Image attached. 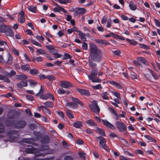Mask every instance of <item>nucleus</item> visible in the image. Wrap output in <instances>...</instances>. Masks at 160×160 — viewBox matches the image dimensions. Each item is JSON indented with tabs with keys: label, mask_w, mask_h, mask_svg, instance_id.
<instances>
[{
	"label": "nucleus",
	"mask_w": 160,
	"mask_h": 160,
	"mask_svg": "<svg viewBox=\"0 0 160 160\" xmlns=\"http://www.w3.org/2000/svg\"><path fill=\"white\" fill-rule=\"evenodd\" d=\"M48 147L47 146L44 145L42 146V148L41 149H36L34 148L32 146H30L28 148L26 149V152L27 153H34L35 154V157H36L35 159H34V160H53V158H50L44 159H41L39 158H37V157L40 156H44L45 154H47L46 153L45 154H44L42 153L39 152H39V151H44V150L46 151L48 150Z\"/></svg>",
	"instance_id": "1"
},
{
	"label": "nucleus",
	"mask_w": 160,
	"mask_h": 160,
	"mask_svg": "<svg viewBox=\"0 0 160 160\" xmlns=\"http://www.w3.org/2000/svg\"><path fill=\"white\" fill-rule=\"evenodd\" d=\"M90 56L91 58L95 60H98L101 58V52L98 49L97 47L94 44L90 43Z\"/></svg>",
	"instance_id": "2"
},
{
	"label": "nucleus",
	"mask_w": 160,
	"mask_h": 160,
	"mask_svg": "<svg viewBox=\"0 0 160 160\" xmlns=\"http://www.w3.org/2000/svg\"><path fill=\"white\" fill-rule=\"evenodd\" d=\"M71 99L72 100L71 102H70L68 99H66L65 102H67L65 103V104L66 107L74 108L77 107L78 103L81 106L83 105V103L77 98L71 97Z\"/></svg>",
	"instance_id": "3"
},
{
	"label": "nucleus",
	"mask_w": 160,
	"mask_h": 160,
	"mask_svg": "<svg viewBox=\"0 0 160 160\" xmlns=\"http://www.w3.org/2000/svg\"><path fill=\"white\" fill-rule=\"evenodd\" d=\"M98 72L97 68H94L91 70V74L88 76L89 79L91 80L92 82H101V80L99 78H94L97 76Z\"/></svg>",
	"instance_id": "4"
},
{
	"label": "nucleus",
	"mask_w": 160,
	"mask_h": 160,
	"mask_svg": "<svg viewBox=\"0 0 160 160\" xmlns=\"http://www.w3.org/2000/svg\"><path fill=\"white\" fill-rule=\"evenodd\" d=\"M97 139L99 140V146L107 151H109V149L106 144V141L105 138L102 137H98Z\"/></svg>",
	"instance_id": "5"
},
{
	"label": "nucleus",
	"mask_w": 160,
	"mask_h": 160,
	"mask_svg": "<svg viewBox=\"0 0 160 160\" xmlns=\"http://www.w3.org/2000/svg\"><path fill=\"white\" fill-rule=\"evenodd\" d=\"M89 107L91 110L95 113L97 114H99L100 109L97 104L96 101H94L92 104L89 105Z\"/></svg>",
	"instance_id": "6"
},
{
	"label": "nucleus",
	"mask_w": 160,
	"mask_h": 160,
	"mask_svg": "<svg viewBox=\"0 0 160 160\" xmlns=\"http://www.w3.org/2000/svg\"><path fill=\"white\" fill-rule=\"evenodd\" d=\"M115 125L117 128L121 132H123L127 130V128L124 123L122 121H117Z\"/></svg>",
	"instance_id": "7"
},
{
	"label": "nucleus",
	"mask_w": 160,
	"mask_h": 160,
	"mask_svg": "<svg viewBox=\"0 0 160 160\" xmlns=\"http://www.w3.org/2000/svg\"><path fill=\"white\" fill-rule=\"evenodd\" d=\"M59 85L62 88H68L72 87L71 84L68 81H61L59 82Z\"/></svg>",
	"instance_id": "8"
},
{
	"label": "nucleus",
	"mask_w": 160,
	"mask_h": 160,
	"mask_svg": "<svg viewBox=\"0 0 160 160\" xmlns=\"http://www.w3.org/2000/svg\"><path fill=\"white\" fill-rule=\"evenodd\" d=\"M40 98L43 99H47L48 98H50L54 101L55 99L54 98L52 94L48 93L42 95L40 96Z\"/></svg>",
	"instance_id": "9"
},
{
	"label": "nucleus",
	"mask_w": 160,
	"mask_h": 160,
	"mask_svg": "<svg viewBox=\"0 0 160 160\" xmlns=\"http://www.w3.org/2000/svg\"><path fill=\"white\" fill-rule=\"evenodd\" d=\"M102 122L105 126L106 127L113 129H116V128L114 126L113 124L110 123L107 120H102Z\"/></svg>",
	"instance_id": "10"
},
{
	"label": "nucleus",
	"mask_w": 160,
	"mask_h": 160,
	"mask_svg": "<svg viewBox=\"0 0 160 160\" xmlns=\"http://www.w3.org/2000/svg\"><path fill=\"white\" fill-rule=\"evenodd\" d=\"M76 90L80 94L83 95L89 96L90 95V93L89 91L86 90L81 88H77Z\"/></svg>",
	"instance_id": "11"
},
{
	"label": "nucleus",
	"mask_w": 160,
	"mask_h": 160,
	"mask_svg": "<svg viewBox=\"0 0 160 160\" xmlns=\"http://www.w3.org/2000/svg\"><path fill=\"white\" fill-rule=\"evenodd\" d=\"M4 33L7 35L11 37H12L14 35L11 27L9 26L6 27V29Z\"/></svg>",
	"instance_id": "12"
},
{
	"label": "nucleus",
	"mask_w": 160,
	"mask_h": 160,
	"mask_svg": "<svg viewBox=\"0 0 160 160\" xmlns=\"http://www.w3.org/2000/svg\"><path fill=\"white\" fill-rule=\"evenodd\" d=\"M25 124L26 123L25 121H20L16 123L15 126L18 128H21L24 127Z\"/></svg>",
	"instance_id": "13"
},
{
	"label": "nucleus",
	"mask_w": 160,
	"mask_h": 160,
	"mask_svg": "<svg viewBox=\"0 0 160 160\" xmlns=\"http://www.w3.org/2000/svg\"><path fill=\"white\" fill-rule=\"evenodd\" d=\"M137 60L138 62H139V64L141 63H143L144 65H147L148 64V63L147 60L142 57H139L137 58Z\"/></svg>",
	"instance_id": "14"
},
{
	"label": "nucleus",
	"mask_w": 160,
	"mask_h": 160,
	"mask_svg": "<svg viewBox=\"0 0 160 160\" xmlns=\"http://www.w3.org/2000/svg\"><path fill=\"white\" fill-rule=\"evenodd\" d=\"M12 61V57L11 55L8 53L7 55V61L6 63L8 65L11 64Z\"/></svg>",
	"instance_id": "15"
},
{
	"label": "nucleus",
	"mask_w": 160,
	"mask_h": 160,
	"mask_svg": "<svg viewBox=\"0 0 160 160\" xmlns=\"http://www.w3.org/2000/svg\"><path fill=\"white\" fill-rule=\"evenodd\" d=\"M27 85V81L26 80L22 81L17 84L18 86L20 88H22L23 87H26Z\"/></svg>",
	"instance_id": "16"
},
{
	"label": "nucleus",
	"mask_w": 160,
	"mask_h": 160,
	"mask_svg": "<svg viewBox=\"0 0 160 160\" xmlns=\"http://www.w3.org/2000/svg\"><path fill=\"white\" fill-rule=\"evenodd\" d=\"M73 125L74 127L77 128H79L82 126V122L79 121H77L74 122Z\"/></svg>",
	"instance_id": "17"
},
{
	"label": "nucleus",
	"mask_w": 160,
	"mask_h": 160,
	"mask_svg": "<svg viewBox=\"0 0 160 160\" xmlns=\"http://www.w3.org/2000/svg\"><path fill=\"white\" fill-rule=\"evenodd\" d=\"M95 42L99 44H104L106 45L108 44V42L102 39H97L95 40Z\"/></svg>",
	"instance_id": "18"
},
{
	"label": "nucleus",
	"mask_w": 160,
	"mask_h": 160,
	"mask_svg": "<svg viewBox=\"0 0 160 160\" xmlns=\"http://www.w3.org/2000/svg\"><path fill=\"white\" fill-rule=\"evenodd\" d=\"M113 86H116L117 88L119 89L122 88V87L120 84L118 82L114 81H111L109 82Z\"/></svg>",
	"instance_id": "19"
},
{
	"label": "nucleus",
	"mask_w": 160,
	"mask_h": 160,
	"mask_svg": "<svg viewBox=\"0 0 160 160\" xmlns=\"http://www.w3.org/2000/svg\"><path fill=\"white\" fill-rule=\"evenodd\" d=\"M78 35L81 39L83 41H85L86 38L85 37V34L83 33L82 31H79L78 32Z\"/></svg>",
	"instance_id": "20"
},
{
	"label": "nucleus",
	"mask_w": 160,
	"mask_h": 160,
	"mask_svg": "<svg viewBox=\"0 0 160 160\" xmlns=\"http://www.w3.org/2000/svg\"><path fill=\"white\" fill-rule=\"evenodd\" d=\"M86 11V9L83 8H79L76 12V14L77 15L79 14H82L85 13Z\"/></svg>",
	"instance_id": "21"
},
{
	"label": "nucleus",
	"mask_w": 160,
	"mask_h": 160,
	"mask_svg": "<svg viewBox=\"0 0 160 160\" xmlns=\"http://www.w3.org/2000/svg\"><path fill=\"white\" fill-rule=\"evenodd\" d=\"M55 5L57 6V7H55L54 8V10L56 12H60L62 11V8L58 4L55 3Z\"/></svg>",
	"instance_id": "22"
},
{
	"label": "nucleus",
	"mask_w": 160,
	"mask_h": 160,
	"mask_svg": "<svg viewBox=\"0 0 160 160\" xmlns=\"http://www.w3.org/2000/svg\"><path fill=\"white\" fill-rule=\"evenodd\" d=\"M108 94L107 92H102L101 95L103 99L105 100H108Z\"/></svg>",
	"instance_id": "23"
},
{
	"label": "nucleus",
	"mask_w": 160,
	"mask_h": 160,
	"mask_svg": "<svg viewBox=\"0 0 160 160\" xmlns=\"http://www.w3.org/2000/svg\"><path fill=\"white\" fill-rule=\"evenodd\" d=\"M28 9L30 11L33 13H35L37 11L36 8L35 6H29L28 7Z\"/></svg>",
	"instance_id": "24"
},
{
	"label": "nucleus",
	"mask_w": 160,
	"mask_h": 160,
	"mask_svg": "<svg viewBox=\"0 0 160 160\" xmlns=\"http://www.w3.org/2000/svg\"><path fill=\"white\" fill-rule=\"evenodd\" d=\"M86 123L90 126H96L97 125L96 123L91 119L87 121Z\"/></svg>",
	"instance_id": "25"
},
{
	"label": "nucleus",
	"mask_w": 160,
	"mask_h": 160,
	"mask_svg": "<svg viewBox=\"0 0 160 160\" xmlns=\"http://www.w3.org/2000/svg\"><path fill=\"white\" fill-rule=\"evenodd\" d=\"M96 130L98 131V133L100 135L102 136H105L104 132L103 129L100 128H96Z\"/></svg>",
	"instance_id": "26"
},
{
	"label": "nucleus",
	"mask_w": 160,
	"mask_h": 160,
	"mask_svg": "<svg viewBox=\"0 0 160 160\" xmlns=\"http://www.w3.org/2000/svg\"><path fill=\"white\" fill-rule=\"evenodd\" d=\"M66 114L70 118H73L74 117L71 111L68 109L66 111Z\"/></svg>",
	"instance_id": "27"
},
{
	"label": "nucleus",
	"mask_w": 160,
	"mask_h": 160,
	"mask_svg": "<svg viewBox=\"0 0 160 160\" xmlns=\"http://www.w3.org/2000/svg\"><path fill=\"white\" fill-rule=\"evenodd\" d=\"M126 40L132 45H135L137 44V42L133 39H129L126 38Z\"/></svg>",
	"instance_id": "28"
},
{
	"label": "nucleus",
	"mask_w": 160,
	"mask_h": 160,
	"mask_svg": "<svg viewBox=\"0 0 160 160\" xmlns=\"http://www.w3.org/2000/svg\"><path fill=\"white\" fill-rule=\"evenodd\" d=\"M144 137L146 139L151 141V142H156V140L150 136L148 135H145Z\"/></svg>",
	"instance_id": "29"
},
{
	"label": "nucleus",
	"mask_w": 160,
	"mask_h": 160,
	"mask_svg": "<svg viewBox=\"0 0 160 160\" xmlns=\"http://www.w3.org/2000/svg\"><path fill=\"white\" fill-rule=\"evenodd\" d=\"M21 68L22 70L27 71L30 68L29 65L28 64L22 65L21 66Z\"/></svg>",
	"instance_id": "30"
},
{
	"label": "nucleus",
	"mask_w": 160,
	"mask_h": 160,
	"mask_svg": "<svg viewBox=\"0 0 160 160\" xmlns=\"http://www.w3.org/2000/svg\"><path fill=\"white\" fill-rule=\"evenodd\" d=\"M8 26H5L4 24L0 25V32H5L6 29V27Z\"/></svg>",
	"instance_id": "31"
},
{
	"label": "nucleus",
	"mask_w": 160,
	"mask_h": 160,
	"mask_svg": "<svg viewBox=\"0 0 160 160\" xmlns=\"http://www.w3.org/2000/svg\"><path fill=\"white\" fill-rule=\"evenodd\" d=\"M108 109L111 113L113 114L116 117H118V114L116 113V111L114 108L111 107H109L108 108Z\"/></svg>",
	"instance_id": "32"
},
{
	"label": "nucleus",
	"mask_w": 160,
	"mask_h": 160,
	"mask_svg": "<svg viewBox=\"0 0 160 160\" xmlns=\"http://www.w3.org/2000/svg\"><path fill=\"white\" fill-rule=\"evenodd\" d=\"M111 92L118 99H121V96L120 94L117 92L111 91Z\"/></svg>",
	"instance_id": "33"
},
{
	"label": "nucleus",
	"mask_w": 160,
	"mask_h": 160,
	"mask_svg": "<svg viewBox=\"0 0 160 160\" xmlns=\"http://www.w3.org/2000/svg\"><path fill=\"white\" fill-rule=\"evenodd\" d=\"M22 141L27 143H32L33 140L31 139L24 138L22 140Z\"/></svg>",
	"instance_id": "34"
},
{
	"label": "nucleus",
	"mask_w": 160,
	"mask_h": 160,
	"mask_svg": "<svg viewBox=\"0 0 160 160\" xmlns=\"http://www.w3.org/2000/svg\"><path fill=\"white\" fill-rule=\"evenodd\" d=\"M38 73V71L36 69H32L30 71V73L32 75H36Z\"/></svg>",
	"instance_id": "35"
},
{
	"label": "nucleus",
	"mask_w": 160,
	"mask_h": 160,
	"mask_svg": "<svg viewBox=\"0 0 160 160\" xmlns=\"http://www.w3.org/2000/svg\"><path fill=\"white\" fill-rule=\"evenodd\" d=\"M31 42L33 44L35 45L38 46L40 47H42V45L40 43L36 41L35 40L32 39L31 40Z\"/></svg>",
	"instance_id": "36"
},
{
	"label": "nucleus",
	"mask_w": 160,
	"mask_h": 160,
	"mask_svg": "<svg viewBox=\"0 0 160 160\" xmlns=\"http://www.w3.org/2000/svg\"><path fill=\"white\" fill-rule=\"evenodd\" d=\"M58 2L62 4H65L70 2V0H56Z\"/></svg>",
	"instance_id": "37"
},
{
	"label": "nucleus",
	"mask_w": 160,
	"mask_h": 160,
	"mask_svg": "<svg viewBox=\"0 0 160 160\" xmlns=\"http://www.w3.org/2000/svg\"><path fill=\"white\" fill-rule=\"evenodd\" d=\"M45 105L48 108H51L53 106V104L50 101H47L44 103Z\"/></svg>",
	"instance_id": "38"
},
{
	"label": "nucleus",
	"mask_w": 160,
	"mask_h": 160,
	"mask_svg": "<svg viewBox=\"0 0 160 160\" xmlns=\"http://www.w3.org/2000/svg\"><path fill=\"white\" fill-rule=\"evenodd\" d=\"M46 47L50 52H51L53 50H54L55 48L52 45H46Z\"/></svg>",
	"instance_id": "39"
},
{
	"label": "nucleus",
	"mask_w": 160,
	"mask_h": 160,
	"mask_svg": "<svg viewBox=\"0 0 160 160\" xmlns=\"http://www.w3.org/2000/svg\"><path fill=\"white\" fill-rule=\"evenodd\" d=\"M46 78L50 81H53L56 79L55 77L52 75L47 76Z\"/></svg>",
	"instance_id": "40"
},
{
	"label": "nucleus",
	"mask_w": 160,
	"mask_h": 160,
	"mask_svg": "<svg viewBox=\"0 0 160 160\" xmlns=\"http://www.w3.org/2000/svg\"><path fill=\"white\" fill-rule=\"evenodd\" d=\"M36 38L39 42H43L44 40L43 37L42 36L37 35L36 36Z\"/></svg>",
	"instance_id": "41"
},
{
	"label": "nucleus",
	"mask_w": 160,
	"mask_h": 160,
	"mask_svg": "<svg viewBox=\"0 0 160 160\" xmlns=\"http://www.w3.org/2000/svg\"><path fill=\"white\" fill-rule=\"evenodd\" d=\"M123 150L124 153L126 155L132 157L133 156V154L129 152L127 150L124 149Z\"/></svg>",
	"instance_id": "42"
},
{
	"label": "nucleus",
	"mask_w": 160,
	"mask_h": 160,
	"mask_svg": "<svg viewBox=\"0 0 160 160\" xmlns=\"http://www.w3.org/2000/svg\"><path fill=\"white\" fill-rule=\"evenodd\" d=\"M129 6L130 9L132 10H135L137 8L136 5L133 3L129 4Z\"/></svg>",
	"instance_id": "43"
},
{
	"label": "nucleus",
	"mask_w": 160,
	"mask_h": 160,
	"mask_svg": "<svg viewBox=\"0 0 160 160\" xmlns=\"http://www.w3.org/2000/svg\"><path fill=\"white\" fill-rule=\"evenodd\" d=\"M19 22L21 23H22L25 21V19L24 16H20L18 18Z\"/></svg>",
	"instance_id": "44"
},
{
	"label": "nucleus",
	"mask_w": 160,
	"mask_h": 160,
	"mask_svg": "<svg viewBox=\"0 0 160 160\" xmlns=\"http://www.w3.org/2000/svg\"><path fill=\"white\" fill-rule=\"evenodd\" d=\"M37 52L40 55L46 54V52L45 51L42 49H37Z\"/></svg>",
	"instance_id": "45"
},
{
	"label": "nucleus",
	"mask_w": 160,
	"mask_h": 160,
	"mask_svg": "<svg viewBox=\"0 0 160 160\" xmlns=\"http://www.w3.org/2000/svg\"><path fill=\"white\" fill-rule=\"evenodd\" d=\"M18 78L21 80H25L27 79V77L24 74H22L18 76Z\"/></svg>",
	"instance_id": "46"
},
{
	"label": "nucleus",
	"mask_w": 160,
	"mask_h": 160,
	"mask_svg": "<svg viewBox=\"0 0 160 160\" xmlns=\"http://www.w3.org/2000/svg\"><path fill=\"white\" fill-rule=\"evenodd\" d=\"M0 80L8 81V79L5 76L0 74Z\"/></svg>",
	"instance_id": "47"
},
{
	"label": "nucleus",
	"mask_w": 160,
	"mask_h": 160,
	"mask_svg": "<svg viewBox=\"0 0 160 160\" xmlns=\"http://www.w3.org/2000/svg\"><path fill=\"white\" fill-rule=\"evenodd\" d=\"M57 92L59 94H63L65 92V91L63 88H61L58 90Z\"/></svg>",
	"instance_id": "48"
},
{
	"label": "nucleus",
	"mask_w": 160,
	"mask_h": 160,
	"mask_svg": "<svg viewBox=\"0 0 160 160\" xmlns=\"http://www.w3.org/2000/svg\"><path fill=\"white\" fill-rule=\"evenodd\" d=\"M26 98L27 99L29 100L32 101L34 100L33 97L30 95H28L26 96Z\"/></svg>",
	"instance_id": "49"
},
{
	"label": "nucleus",
	"mask_w": 160,
	"mask_h": 160,
	"mask_svg": "<svg viewBox=\"0 0 160 160\" xmlns=\"http://www.w3.org/2000/svg\"><path fill=\"white\" fill-rule=\"evenodd\" d=\"M114 37L116 38H117L120 40H125V39L124 37L120 36L119 35H118L117 34H115V36H114Z\"/></svg>",
	"instance_id": "50"
},
{
	"label": "nucleus",
	"mask_w": 160,
	"mask_h": 160,
	"mask_svg": "<svg viewBox=\"0 0 160 160\" xmlns=\"http://www.w3.org/2000/svg\"><path fill=\"white\" fill-rule=\"evenodd\" d=\"M3 45L4 46V48H6V46H7L6 43L2 40H0V46Z\"/></svg>",
	"instance_id": "51"
},
{
	"label": "nucleus",
	"mask_w": 160,
	"mask_h": 160,
	"mask_svg": "<svg viewBox=\"0 0 160 160\" xmlns=\"http://www.w3.org/2000/svg\"><path fill=\"white\" fill-rule=\"evenodd\" d=\"M16 74V72L14 70H12L11 71L10 73H9L7 72V74L9 76H11V75H15Z\"/></svg>",
	"instance_id": "52"
},
{
	"label": "nucleus",
	"mask_w": 160,
	"mask_h": 160,
	"mask_svg": "<svg viewBox=\"0 0 160 160\" xmlns=\"http://www.w3.org/2000/svg\"><path fill=\"white\" fill-rule=\"evenodd\" d=\"M29 83L31 85L34 86L37 84V82L34 81L30 80L28 81Z\"/></svg>",
	"instance_id": "53"
},
{
	"label": "nucleus",
	"mask_w": 160,
	"mask_h": 160,
	"mask_svg": "<svg viewBox=\"0 0 160 160\" xmlns=\"http://www.w3.org/2000/svg\"><path fill=\"white\" fill-rule=\"evenodd\" d=\"M92 88L94 89H99L101 88V86L100 84H98L96 86H92Z\"/></svg>",
	"instance_id": "54"
},
{
	"label": "nucleus",
	"mask_w": 160,
	"mask_h": 160,
	"mask_svg": "<svg viewBox=\"0 0 160 160\" xmlns=\"http://www.w3.org/2000/svg\"><path fill=\"white\" fill-rule=\"evenodd\" d=\"M139 46L141 48H142L147 49L149 48V47L148 46L144 45V44H140Z\"/></svg>",
	"instance_id": "55"
},
{
	"label": "nucleus",
	"mask_w": 160,
	"mask_h": 160,
	"mask_svg": "<svg viewBox=\"0 0 160 160\" xmlns=\"http://www.w3.org/2000/svg\"><path fill=\"white\" fill-rule=\"evenodd\" d=\"M82 48L83 49L87 50L88 48V44L84 42L82 44Z\"/></svg>",
	"instance_id": "56"
},
{
	"label": "nucleus",
	"mask_w": 160,
	"mask_h": 160,
	"mask_svg": "<svg viewBox=\"0 0 160 160\" xmlns=\"http://www.w3.org/2000/svg\"><path fill=\"white\" fill-rule=\"evenodd\" d=\"M38 76L41 79H44L46 78V76L43 74H40L38 75Z\"/></svg>",
	"instance_id": "57"
},
{
	"label": "nucleus",
	"mask_w": 160,
	"mask_h": 160,
	"mask_svg": "<svg viewBox=\"0 0 160 160\" xmlns=\"http://www.w3.org/2000/svg\"><path fill=\"white\" fill-rule=\"evenodd\" d=\"M42 111L45 113H47L49 115L51 114V112L49 110L46 108Z\"/></svg>",
	"instance_id": "58"
},
{
	"label": "nucleus",
	"mask_w": 160,
	"mask_h": 160,
	"mask_svg": "<svg viewBox=\"0 0 160 160\" xmlns=\"http://www.w3.org/2000/svg\"><path fill=\"white\" fill-rule=\"evenodd\" d=\"M42 121L43 122H49L47 118L45 116H43L42 118Z\"/></svg>",
	"instance_id": "59"
},
{
	"label": "nucleus",
	"mask_w": 160,
	"mask_h": 160,
	"mask_svg": "<svg viewBox=\"0 0 160 160\" xmlns=\"http://www.w3.org/2000/svg\"><path fill=\"white\" fill-rule=\"evenodd\" d=\"M50 131L53 136H56L57 135V132L53 129L52 128L51 129H50Z\"/></svg>",
	"instance_id": "60"
},
{
	"label": "nucleus",
	"mask_w": 160,
	"mask_h": 160,
	"mask_svg": "<svg viewBox=\"0 0 160 160\" xmlns=\"http://www.w3.org/2000/svg\"><path fill=\"white\" fill-rule=\"evenodd\" d=\"M131 78L133 79H135L137 78V76L136 73L134 72H132L131 74Z\"/></svg>",
	"instance_id": "61"
},
{
	"label": "nucleus",
	"mask_w": 160,
	"mask_h": 160,
	"mask_svg": "<svg viewBox=\"0 0 160 160\" xmlns=\"http://www.w3.org/2000/svg\"><path fill=\"white\" fill-rule=\"evenodd\" d=\"M109 136L110 138H113L117 137V135L113 132L110 133Z\"/></svg>",
	"instance_id": "62"
},
{
	"label": "nucleus",
	"mask_w": 160,
	"mask_h": 160,
	"mask_svg": "<svg viewBox=\"0 0 160 160\" xmlns=\"http://www.w3.org/2000/svg\"><path fill=\"white\" fill-rule=\"evenodd\" d=\"M24 56V57L25 59L28 62H30L31 60L30 58L28 57V55L26 53H24L23 54Z\"/></svg>",
	"instance_id": "63"
},
{
	"label": "nucleus",
	"mask_w": 160,
	"mask_h": 160,
	"mask_svg": "<svg viewBox=\"0 0 160 160\" xmlns=\"http://www.w3.org/2000/svg\"><path fill=\"white\" fill-rule=\"evenodd\" d=\"M115 34L114 33H113V32H111V33H110L109 34H108L106 35L105 36V37H106V38L110 37H111V36H112L114 37V36H115Z\"/></svg>",
	"instance_id": "64"
}]
</instances>
